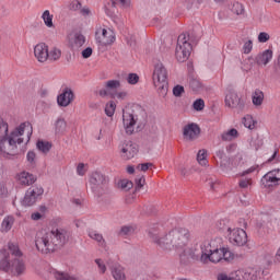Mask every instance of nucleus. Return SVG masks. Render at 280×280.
Listing matches in <instances>:
<instances>
[{"label":"nucleus","instance_id":"obj_23","mask_svg":"<svg viewBox=\"0 0 280 280\" xmlns=\"http://www.w3.org/2000/svg\"><path fill=\"white\" fill-rule=\"evenodd\" d=\"M208 261H211L212 264H220V261H222V248L213 247Z\"/></svg>","mask_w":280,"mask_h":280},{"label":"nucleus","instance_id":"obj_61","mask_svg":"<svg viewBox=\"0 0 280 280\" xmlns=\"http://www.w3.org/2000/svg\"><path fill=\"white\" fill-rule=\"evenodd\" d=\"M141 172H148L150 170V167H154L153 163H142L139 164Z\"/></svg>","mask_w":280,"mask_h":280},{"label":"nucleus","instance_id":"obj_43","mask_svg":"<svg viewBox=\"0 0 280 280\" xmlns=\"http://www.w3.org/2000/svg\"><path fill=\"white\" fill-rule=\"evenodd\" d=\"M68 10H70V12H78V10H82V2L79 0H72L68 4Z\"/></svg>","mask_w":280,"mask_h":280},{"label":"nucleus","instance_id":"obj_22","mask_svg":"<svg viewBox=\"0 0 280 280\" xmlns=\"http://www.w3.org/2000/svg\"><path fill=\"white\" fill-rule=\"evenodd\" d=\"M20 184L21 185H34L36 180V176L34 174L27 173V172H22L20 175Z\"/></svg>","mask_w":280,"mask_h":280},{"label":"nucleus","instance_id":"obj_33","mask_svg":"<svg viewBox=\"0 0 280 280\" xmlns=\"http://www.w3.org/2000/svg\"><path fill=\"white\" fill-rule=\"evenodd\" d=\"M8 248L11 252V255H14L15 257H23V253L19 248V244L9 242L8 243Z\"/></svg>","mask_w":280,"mask_h":280},{"label":"nucleus","instance_id":"obj_34","mask_svg":"<svg viewBox=\"0 0 280 280\" xmlns=\"http://www.w3.org/2000/svg\"><path fill=\"white\" fill-rule=\"evenodd\" d=\"M13 224H14V217L4 218V220L2 221V231L8 233V231L12 229Z\"/></svg>","mask_w":280,"mask_h":280},{"label":"nucleus","instance_id":"obj_35","mask_svg":"<svg viewBox=\"0 0 280 280\" xmlns=\"http://www.w3.org/2000/svg\"><path fill=\"white\" fill-rule=\"evenodd\" d=\"M221 250H222V259L224 261H233V259H235V254H233V252H231L229 247H223L221 248Z\"/></svg>","mask_w":280,"mask_h":280},{"label":"nucleus","instance_id":"obj_27","mask_svg":"<svg viewBox=\"0 0 280 280\" xmlns=\"http://www.w3.org/2000/svg\"><path fill=\"white\" fill-rule=\"evenodd\" d=\"M55 132L57 135H65V132H67V120H65V118L57 119L55 124Z\"/></svg>","mask_w":280,"mask_h":280},{"label":"nucleus","instance_id":"obj_28","mask_svg":"<svg viewBox=\"0 0 280 280\" xmlns=\"http://www.w3.org/2000/svg\"><path fill=\"white\" fill-rule=\"evenodd\" d=\"M256 63L255 58L253 57H247L245 60H243L241 62V69L242 71H246V73H248V71H250V69H253L254 65Z\"/></svg>","mask_w":280,"mask_h":280},{"label":"nucleus","instance_id":"obj_42","mask_svg":"<svg viewBox=\"0 0 280 280\" xmlns=\"http://www.w3.org/2000/svg\"><path fill=\"white\" fill-rule=\"evenodd\" d=\"M197 161L200 165H207V150L201 149L198 151Z\"/></svg>","mask_w":280,"mask_h":280},{"label":"nucleus","instance_id":"obj_18","mask_svg":"<svg viewBox=\"0 0 280 280\" xmlns=\"http://www.w3.org/2000/svg\"><path fill=\"white\" fill-rule=\"evenodd\" d=\"M2 258L0 259V270L2 272H10V268L12 264L10 262V253H8V249L2 248L0 250Z\"/></svg>","mask_w":280,"mask_h":280},{"label":"nucleus","instance_id":"obj_12","mask_svg":"<svg viewBox=\"0 0 280 280\" xmlns=\"http://www.w3.org/2000/svg\"><path fill=\"white\" fill-rule=\"evenodd\" d=\"M122 159L125 161H130V159H135V155L139 152V145L137 143H132V141H126L122 143L121 148Z\"/></svg>","mask_w":280,"mask_h":280},{"label":"nucleus","instance_id":"obj_8","mask_svg":"<svg viewBox=\"0 0 280 280\" xmlns=\"http://www.w3.org/2000/svg\"><path fill=\"white\" fill-rule=\"evenodd\" d=\"M226 230L230 232L229 240L234 246H245L248 242V235L243 229H234L231 231V228H228Z\"/></svg>","mask_w":280,"mask_h":280},{"label":"nucleus","instance_id":"obj_21","mask_svg":"<svg viewBox=\"0 0 280 280\" xmlns=\"http://www.w3.org/2000/svg\"><path fill=\"white\" fill-rule=\"evenodd\" d=\"M201 247V264H209V257L211 253H213V246L211 243H203L200 245Z\"/></svg>","mask_w":280,"mask_h":280},{"label":"nucleus","instance_id":"obj_63","mask_svg":"<svg viewBox=\"0 0 280 280\" xmlns=\"http://www.w3.org/2000/svg\"><path fill=\"white\" fill-rule=\"evenodd\" d=\"M231 165V158L225 156L221 159V167H229Z\"/></svg>","mask_w":280,"mask_h":280},{"label":"nucleus","instance_id":"obj_10","mask_svg":"<svg viewBox=\"0 0 280 280\" xmlns=\"http://www.w3.org/2000/svg\"><path fill=\"white\" fill-rule=\"evenodd\" d=\"M96 43L101 47H107V45H113L115 43V33L113 31H107L106 28H101L100 31H96Z\"/></svg>","mask_w":280,"mask_h":280},{"label":"nucleus","instance_id":"obj_6","mask_svg":"<svg viewBox=\"0 0 280 280\" xmlns=\"http://www.w3.org/2000/svg\"><path fill=\"white\" fill-rule=\"evenodd\" d=\"M225 106L229 108H235L236 113H244V108H246V102L240 97L237 92L230 91L225 95Z\"/></svg>","mask_w":280,"mask_h":280},{"label":"nucleus","instance_id":"obj_13","mask_svg":"<svg viewBox=\"0 0 280 280\" xmlns=\"http://www.w3.org/2000/svg\"><path fill=\"white\" fill-rule=\"evenodd\" d=\"M262 185L265 187H272V185H279L280 183V170L276 168L270 172H268L262 178H261Z\"/></svg>","mask_w":280,"mask_h":280},{"label":"nucleus","instance_id":"obj_20","mask_svg":"<svg viewBox=\"0 0 280 280\" xmlns=\"http://www.w3.org/2000/svg\"><path fill=\"white\" fill-rule=\"evenodd\" d=\"M91 191L92 194H94V196H96V198H104V196H110L113 194V190H110V186H108V183L97 186Z\"/></svg>","mask_w":280,"mask_h":280},{"label":"nucleus","instance_id":"obj_44","mask_svg":"<svg viewBox=\"0 0 280 280\" xmlns=\"http://www.w3.org/2000/svg\"><path fill=\"white\" fill-rule=\"evenodd\" d=\"M189 88L191 89V91H200V89H202V83H200V81L198 79L191 78L189 80Z\"/></svg>","mask_w":280,"mask_h":280},{"label":"nucleus","instance_id":"obj_58","mask_svg":"<svg viewBox=\"0 0 280 280\" xmlns=\"http://www.w3.org/2000/svg\"><path fill=\"white\" fill-rule=\"evenodd\" d=\"M80 14L81 16L86 18V16H91L93 13L91 12V9L89 7H83V8L81 7Z\"/></svg>","mask_w":280,"mask_h":280},{"label":"nucleus","instance_id":"obj_45","mask_svg":"<svg viewBox=\"0 0 280 280\" xmlns=\"http://www.w3.org/2000/svg\"><path fill=\"white\" fill-rule=\"evenodd\" d=\"M232 12L233 14H237V16H240V14H244V4L234 2L232 5Z\"/></svg>","mask_w":280,"mask_h":280},{"label":"nucleus","instance_id":"obj_29","mask_svg":"<svg viewBox=\"0 0 280 280\" xmlns=\"http://www.w3.org/2000/svg\"><path fill=\"white\" fill-rule=\"evenodd\" d=\"M42 19L46 27H54V14L49 10H45L42 14Z\"/></svg>","mask_w":280,"mask_h":280},{"label":"nucleus","instance_id":"obj_52","mask_svg":"<svg viewBox=\"0 0 280 280\" xmlns=\"http://www.w3.org/2000/svg\"><path fill=\"white\" fill-rule=\"evenodd\" d=\"M26 160L30 163V165H36V152L28 151L26 154Z\"/></svg>","mask_w":280,"mask_h":280},{"label":"nucleus","instance_id":"obj_38","mask_svg":"<svg viewBox=\"0 0 280 280\" xmlns=\"http://www.w3.org/2000/svg\"><path fill=\"white\" fill-rule=\"evenodd\" d=\"M54 277L56 280H78L73 276H69L67 272L54 271Z\"/></svg>","mask_w":280,"mask_h":280},{"label":"nucleus","instance_id":"obj_9","mask_svg":"<svg viewBox=\"0 0 280 280\" xmlns=\"http://www.w3.org/2000/svg\"><path fill=\"white\" fill-rule=\"evenodd\" d=\"M73 100H75V93H73L71 88H65L62 92L57 96L58 106L61 108H67V106L73 104Z\"/></svg>","mask_w":280,"mask_h":280},{"label":"nucleus","instance_id":"obj_1","mask_svg":"<svg viewBox=\"0 0 280 280\" xmlns=\"http://www.w3.org/2000/svg\"><path fill=\"white\" fill-rule=\"evenodd\" d=\"M70 237L71 232L63 228L46 233L39 232L35 238V246L43 255H49V253H56V250L65 248Z\"/></svg>","mask_w":280,"mask_h":280},{"label":"nucleus","instance_id":"obj_50","mask_svg":"<svg viewBox=\"0 0 280 280\" xmlns=\"http://www.w3.org/2000/svg\"><path fill=\"white\" fill-rule=\"evenodd\" d=\"M183 93H185V88L183 85H175L173 88V95L175 97H183Z\"/></svg>","mask_w":280,"mask_h":280},{"label":"nucleus","instance_id":"obj_17","mask_svg":"<svg viewBox=\"0 0 280 280\" xmlns=\"http://www.w3.org/2000/svg\"><path fill=\"white\" fill-rule=\"evenodd\" d=\"M13 277H21L25 272V262L23 260L15 258L11 261V268L9 270Z\"/></svg>","mask_w":280,"mask_h":280},{"label":"nucleus","instance_id":"obj_37","mask_svg":"<svg viewBox=\"0 0 280 280\" xmlns=\"http://www.w3.org/2000/svg\"><path fill=\"white\" fill-rule=\"evenodd\" d=\"M118 187H120V189H124V191H130V189L135 187V184L132 183V180L121 179L118 182Z\"/></svg>","mask_w":280,"mask_h":280},{"label":"nucleus","instance_id":"obj_49","mask_svg":"<svg viewBox=\"0 0 280 280\" xmlns=\"http://www.w3.org/2000/svg\"><path fill=\"white\" fill-rule=\"evenodd\" d=\"M192 108L197 112L205 110V100L197 98L192 104Z\"/></svg>","mask_w":280,"mask_h":280},{"label":"nucleus","instance_id":"obj_24","mask_svg":"<svg viewBox=\"0 0 280 280\" xmlns=\"http://www.w3.org/2000/svg\"><path fill=\"white\" fill-rule=\"evenodd\" d=\"M252 102L254 106H261V104H264V92L256 89L252 95Z\"/></svg>","mask_w":280,"mask_h":280},{"label":"nucleus","instance_id":"obj_55","mask_svg":"<svg viewBox=\"0 0 280 280\" xmlns=\"http://www.w3.org/2000/svg\"><path fill=\"white\" fill-rule=\"evenodd\" d=\"M270 40V35L266 32H261L258 35V43H268Z\"/></svg>","mask_w":280,"mask_h":280},{"label":"nucleus","instance_id":"obj_19","mask_svg":"<svg viewBox=\"0 0 280 280\" xmlns=\"http://www.w3.org/2000/svg\"><path fill=\"white\" fill-rule=\"evenodd\" d=\"M256 65L266 67L270 60H272V49H267L260 54H258L255 58Z\"/></svg>","mask_w":280,"mask_h":280},{"label":"nucleus","instance_id":"obj_26","mask_svg":"<svg viewBox=\"0 0 280 280\" xmlns=\"http://www.w3.org/2000/svg\"><path fill=\"white\" fill-rule=\"evenodd\" d=\"M180 264H189V261H194V254L191 252V248H186L183 250V253L179 255Z\"/></svg>","mask_w":280,"mask_h":280},{"label":"nucleus","instance_id":"obj_56","mask_svg":"<svg viewBox=\"0 0 280 280\" xmlns=\"http://www.w3.org/2000/svg\"><path fill=\"white\" fill-rule=\"evenodd\" d=\"M243 124H244L245 128L253 130V117H250V116L244 117Z\"/></svg>","mask_w":280,"mask_h":280},{"label":"nucleus","instance_id":"obj_53","mask_svg":"<svg viewBox=\"0 0 280 280\" xmlns=\"http://www.w3.org/2000/svg\"><path fill=\"white\" fill-rule=\"evenodd\" d=\"M253 51V42L248 39L247 42L244 43L243 45V54H250Z\"/></svg>","mask_w":280,"mask_h":280},{"label":"nucleus","instance_id":"obj_32","mask_svg":"<svg viewBox=\"0 0 280 280\" xmlns=\"http://www.w3.org/2000/svg\"><path fill=\"white\" fill-rule=\"evenodd\" d=\"M190 249L192 253V261H202V248L200 245H196Z\"/></svg>","mask_w":280,"mask_h":280},{"label":"nucleus","instance_id":"obj_57","mask_svg":"<svg viewBox=\"0 0 280 280\" xmlns=\"http://www.w3.org/2000/svg\"><path fill=\"white\" fill-rule=\"evenodd\" d=\"M82 58H91L93 56V48L86 47L84 50L81 52Z\"/></svg>","mask_w":280,"mask_h":280},{"label":"nucleus","instance_id":"obj_14","mask_svg":"<svg viewBox=\"0 0 280 280\" xmlns=\"http://www.w3.org/2000/svg\"><path fill=\"white\" fill-rule=\"evenodd\" d=\"M108 183V177L100 172L92 173L90 177V191L93 189H97V187L102 185H106Z\"/></svg>","mask_w":280,"mask_h":280},{"label":"nucleus","instance_id":"obj_47","mask_svg":"<svg viewBox=\"0 0 280 280\" xmlns=\"http://www.w3.org/2000/svg\"><path fill=\"white\" fill-rule=\"evenodd\" d=\"M136 183V191H139L141 189H143V187L145 186V176H140V177H136L135 179Z\"/></svg>","mask_w":280,"mask_h":280},{"label":"nucleus","instance_id":"obj_11","mask_svg":"<svg viewBox=\"0 0 280 280\" xmlns=\"http://www.w3.org/2000/svg\"><path fill=\"white\" fill-rule=\"evenodd\" d=\"M200 126L196 122H190L184 127V139H186V141H196V139L200 137Z\"/></svg>","mask_w":280,"mask_h":280},{"label":"nucleus","instance_id":"obj_31","mask_svg":"<svg viewBox=\"0 0 280 280\" xmlns=\"http://www.w3.org/2000/svg\"><path fill=\"white\" fill-rule=\"evenodd\" d=\"M112 275L115 280H126V273L121 267L112 268Z\"/></svg>","mask_w":280,"mask_h":280},{"label":"nucleus","instance_id":"obj_62","mask_svg":"<svg viewBox=\"0 0 280 280\" xmlns=\"http://www.w3.org/2000/svg\"><path fill=\"white\" fill-rule=\"evenodd\" d=\"M250 185V179H241L238 186L241 189H246Z\"/></svg>","mask_w":280,"mask_h":280},{"label":"nucleus","instance_id":"obj_48","mask_svg":"<svg viewBox=\"0 0 280 280\" xmlns=\"http://www.w3.org/2000/svg\"><path fill=\"white\" fill-rule=\"evenodd\" d=\"M135 233V229L130 225H124L118 235H121L122 237L126 236V235H132Z\"/></svg>","mask_w":280,"mask_h":280},{"label":"nucleus","instance_id":"obj_3","mask_svg":"<svg viewBox=\"0 0 280 280\" xmlns=\"http://www.w3.org/2000/svg\"><path fill=\"white\" fill-rule=\"evenodd\" d=\"M25 128H27V141H30L32 137V126L30 124L22 122L19 127H16L9 136H4L0 139V152L5 154L7 156H14L16 155L18 147L23 143L22 137L23 132H25Z\"/></svg>","mask_w":280,"mask_h":280},{"label":"nucleus","instance_id":"obj_25","mask_svg":"<svg viewBox=\"0 0 280 280\" xmlns=\"http://www.w3.org/2000/svg\"><path fill=\"white\" fill-rule=\"evenodd\" d=\"M36 148L37 150H39V152H43V154H49L52 144L49 141L38 140L36 143Z\"/></svg>","mask_w":280,"mask_h":280},{"label":"nucleus","instance_id":"obj_51","mask_svg":"<svg viewBox=\"0 0 280 280\" xmlns=\"http://www.w3.org/2000/svg\"><path fill=\"white\" fill-rule=\"evenodd\" d=\"M84 43H86V37H84V35L82 34H77L74 36V44L78 46V47H82V45H84Z\"/></svg>","mask_w":280,"mask_h":280},{"label":"nucleus","instance_id":"obj_5","mask_svg":"<svg viewBox=\"0 0 280 280\" xmlns=\"http://www.w3.org/2000/svg\"><path fill=\"white\" fill-rule=\"evenodd\" d=\"M187 35L180 34L177 38V46L175 48V57L178 62H187L191 56V44L188 42Z\"/></svg>","mask_w":280,"mask_h":280},{"label":"nucleus","instance_id":"obj_54","mask_svg":"<svg viewBox=\"0 0 280 280\" xmlns=\"http://www.w3.org/2000/svg\"><path fill=\"white\" fill-rule=\"evenodd\" d=\"M127 82H128V84H137L139 82V74L129 73Z\"/></svg>","mask_w":280,"mask_h":280},{"label":"nucleus","instance_id":"obj_2","mask_svg":"<svg viewBox=\"0 0 280 280\" xmlns=\"http://www.w3.org/2000/svg\"><path fill=\"white\" fill-rule=\"evenodd\" d=\"M151 240L163 248L164 250H172V248H184L189 242V231L182 230H172L166 235L159 237L158 234L149 232Z\"/></svg>","mask_w":280,"mask_h":280},{"label":"nucleus","instance_id":"obj_7","mask_svg":"<svg viewBox=\"0 0 280 280\" xmlns=\"http://www.w3.org/2000/svg\"><path fill=\"white\" fill-rule=\"evenodd\" d=\"M45 194V189H43V186H33L27 189L24 199L22 201V205L24 207H33V205H36V200L40 198Z\"/></svg>","mask_w":280,"mask_h":280},{"label":"nucleus","instance_id":"obj_46","mask_svg":"<svg viewBox=\"0 0 280 280\" xmlns=\"http://www.w3.org/2000/svg\"><path fill=\"white\" fill-rule=\"evenodd\" d=\"M3 137H8V122L0 118V139H3Z\"/></svg>","mask_w":280,"mask_h":280},{"label":"nucleus","instance_id":"obj_36","mask_svg":"<svg viewBox=\"0 0 280 280\" xmlns=\"http://www.w3.org/2000/svg\"><path fill=\"white\" fill-rule=\"evenodd\" d=\"M89 237H91V240H95V242H98L103 248L106 247V241H104V236H102V234L97 232H90Z\"/></svg>","mask_w":280,"mask_h":280},{"label":"nucleus","instance_id":"obj_64","mask_svg":"<svg viewBox=\"0 0 280 280\" xmlns=\"http://www.w3.org/2000/svg\"><path fill=\"white\" fill-rule=\"evenodd\" d=\"M218 280H233V278L228 277L226 273H220Z\"/></svg>","mask_w":280,"mask_h":280},{"label":"nucleus","instance_id":"obj_39","mask_svg":"<svg viewBox=\"0 0 280 280\" xmlns=\"http://www.w3.org/2000/svg\"><path fill=\"white\" fill-rule=\"evenodd\" d=\"M62 56V51L58 48H52L50 52H48V60H60V57Z\"/></svg>","mask_w":280,"mask_h":280},{"label":"nucleus","instance_id":"obj_60","mask_svg":"<svg viewBox=\"0 0 280 280\" xmlns=\"http://www.w3.org/2000/svg\"><path fill=\"white\" fill-rule=\"evenodd\" d=\"M126 95H128V93H126V92L109 93V96L112 97V100H115V97H117L118 100H124L126 97Z\"/></svg>","mask_w":280,"mask_h":280},{"label":"nucleus","instance_id":"obj_41","mask_svg":"<svg viewBox=\"0 0 280 280\" xmlns=\"http://www.w3.org/2000/svg\"><path fill=\"white\" fill-rule=\"evenodd\" d=\"M115 108H117V104H115L113 101L106 104L105 114L107 117H113V115H115Z\"/></svg>","mask_w":280,"mask_h":280},{"label":"nucleus","instance_id":"obj_59","mask_svg":"<svg viewBox=\"0 0 280 280\" xmlns=\"http://www.w3.org/2000/svg\"><path fill=\"white\" fill-rule=\"evenodd\" d=\"M95 264L100 268L102 275H104V272H106V265L100 258L95 259Z\"/></svg>","mask_w":280,"mask_h":280},{"label":"nucleus","instance_id":"obj_30","mask_svg":"<svg viewBox=\"0 0 280 280\" xmlns=\"http://www.w3.org/2000/svg\"><path fill=\"white\" fill-rule=\"evenodd\" d=\"M240 137V132H237V129L232 128L228 132L222 133L221 139L222 141H232L233 139H237Z\"/></svg>","mask_w":280,"mask_h":280},{"label":"nucleus","instance_id":"obj_15","mask_svg":"<svg viewBox=\"0 0 280 280\" xmlns=\"http://www.w3.org/2000/svg\"><path fill=\"white\" fill-rule=\"evenodd\" d=\"M122 124L127 135H132L135 132V126L137 125V118L135 114L131 113H122Z\"/></svg>","mask_w":280,"mask_h":280},{"label":"nucleus","instance_id":"obj_40","mask_svg":"<svg viewBox=\"0 0 280 280\" xmlns=\"http://www.w3.org/2000/svg\"><path fill=\"white\" fill-rule=\"evenodd\" d=\"M119 86H121V82L119 80H109L105 83L107 91H115V89H119Z\"/></svg>","mask_w":280,"mask_h":280},{"label":"nucleus","instance_id":"obj_16","mask_svg":"<svg viewBox=\"0 0 280 280\" xmlns=\"http://www.w3.org/2000/svg\"><path fill=\"white\" fill-rule=\"evenodd\" d=\"M35 58L38 62H47L49 58V47L45 43L37 44L34 48Z\"/></svg>","mask_w":280,"mask_h":280},{"label":"nucleus","instance_id":"obj_4","mask_svg":"<svg viewBox=\"0 0 280 280\" xmlns=\"http://www.w3.org/2000/svg\"><path fill=\"white\" fill-rule=\"evenodd\" d=\"M153 84L158 90L160 97H165L170 91V82L167 81V69L162 62L155 65L153 71Z\"/></svg>","mask_w":280,"mask_h":280}]
</instances>
